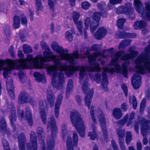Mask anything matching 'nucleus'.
I'll return each instance as SVG.
<instances>
[{"label": "nucleus", "mask_w": 150, "mask_h": 150, "mask_svg": "<svg viewBox=\"0 0 150 150\" xmlns=\"http://www.w3.org/2000/svg\"><path fill=\"white\" fill-rule=\"evenodd\" d=\"M94 107L93 106H92L90 110V114L93 122L96 124L97 123L96 119L95 116V112L94 110Z\"/></svg>", "instance_id": "56"}, {"label": "nucleus", "mask_w": 150, "mask_h": 150, "mask_svg": "<svg viewBox=\"0 0 150 150\" xmlns=\"http://www.w3.org/2000/svg\"><path fill=\"white\" fill-rule=\"evenodd\" d=\"M65 71V74L68 76L70 77L76 71H79L80 67L79 66H75L73 65H67Z\"/></svg>", "instance_id": "21"}, {"label": "nucleus", "mask_w": 150, "mask_h": 150, "mask_svg": "<svg viewBox=\"0 0 150 150\" xmlns=\"http://www.w3.org/2000/svg\"><path fill=\"white\" fill-rule=\"evenodd\" d=\"M70 117L73 125L75 127L79 136L84 138L85 136V127L79 113L76 111H72L71 113Z\"/></svg>", "instance_id": "3"}, {"label": "nucleus", "mask_w": 150, "mask_h": 150, "mask_svg": "<svg viewBox=\"0 0 150 150\" xmlns=\"http://www.w3.org/2000/svg\"><path fill=\"white\" fill-rule=\"evenodd\" d=\"M41 102H39V108L40 110L41 118L43 123L46 125L47 123V115L45 112V109L44 105V102L43 100L41 101L42 104H40Z\"/></svg>", "instance_id": "27"}, {"label": "nucleus", "mask_w": 150, "mask_h": 150, "mask_svg": "<svg viewBox=\"0 0 150 150\" xmlns=\"http://www.w3.org/2000/svg\"><path fill=\"white\" fill-rule=\"evenodd\" d=\"M122 0H109V2L110 4H108V7L109 9L112 8V6L111 5H115L122 3Z\"/></svg>", "instance_id": "48"}, {"label": "nucleus", "mask_w": 150, "mask_h": 150, "mask_svg": "<svg viewBox=\"0 0 150 150\" xmlns=\"http://www.w3.org/2000/svg\"><path fill=\"white\" fill-rule=\"evenodd\" d=\"M13 28L14 29H17L20 26V18L19 16L15 15L13 17Z\"/></svg>", "instance_id": "41"}, {"label": "nucleus", "mask_w": 150, "mask_h": 150, "mask_svg": "<svg viewBox=\"0 0 150 150\" xmlns=\"http://www.w3.org/2000/svg\"><path fill=\"white\" fill-rule=\"evenodd\" d=\"M129 118V115L127 114L125 115L122 119L118 121V124L122 126H124L127 122Z\"/></svg>", "instance_id": "52"}, {"label": "nucleus", "mask_w": 150, "mask_h": 150, "mask_svg": "<svg viewBox=\"0 0 150 150\" xmlns=\"http://www.w3.org/2000/svg\"><path fill=\"white\" fill-rule=\"evenodd\" d=\"M51 46L53 50L60 54L61 59L63 60H67L70 64H75V59H78L80 55L78 51L76 50L73 52L72 54L64 53L67 52L68 50L66 49L65 50L63 47L59 46L58 43L54 42L52 44Z\"/></svg>", "instance_id": "1"}, {"label": "nucleus", "mask_w": 150, "mask_h": 150, "mask_svg": "<svg viewBox=\"0 0 150 150\" xmlns=\"http://www.w3.org/2000/svg\"><path fill=\"white\" fill-rule=\"evenodd\" d=\"M33 76L35 79L39 82L42 81L44 79H45L44 75L38 72H35Z\"/></svg>", "instance_id": "44"}, {"label": "nucleus", "mask_w": 150, "mask_h": 150, "mask_svg": "<svg viewBox=\"0 0 150 150\" xmlns=\"http://www.w3.org/2000/svg\"><path fill=\"white\" fill-rule=\"evenodd\" d=\"M146 25V23L143 20L136 21L134 25V27L135 30L141 29L144 28Z\"/></svg>", "instance_id": "35"}, {"label": "nucleus", "mask_w": 150, "mask_h": 150, "mask_svg": "<svg viewBox=\"0 0 150 150\" xmlns=\"http://www.w3.org/2000/svg\"><path fill=\"white\" fill-rule=\"evenodd\" d=\"M62 98L63 96L61 93H60L58 96L55 103L54 113L56 118H58L59 116L60 107L62 103Z\"/></svg>", "instance_id": "23"}, {"label": "nucleus", "mask_w": 150, "mask_h": 150, "mask_svg": "<svg viewBox=\"0 0 150 150\" xmlns=\"http://www.w3.org/2000/svg\"><path fill=\"white\" fill-rule=\"evenodd\" d=\"M79 78L81 80H83L85 77L86 72L85 68L83 66H79Z\"/></svg>", "instance_id": "46"}, {"label": "nucleus", "mask_w": 150, "mask_h": 150, "mask_svg": "<svg viewBox=\"0 0 150 150\" xmlns=\"http://www.w3.org/2000/svg\"><path fill=\"white\" fill-rule=\"evenodd\" d=\"M7 72L4 71L3 75L4 77L6 79V86L8 92L12 100H14L15 98L14 93V87L13 83V80L11 76H8V74Z\"/></svg>", "instance_id": "8"}, {"label": "nucleus", "mask_w": 150, "mask_h": 150, "mask_svg": "<svg viewBox=\"0 0 150 150\" xmlns=\"http://www.w3.org/2000/svg\"><path fill=\"white\" fill-rule=\"evenodd\" d=\"M90 6V3L88 1H83L81 4V8L84 10H86L88 9Z\"/></svg>", "instance_id": "58"}, {"label": "nucleus", "mask_w": 150, "mask_h": 150, "mask_svg": "<svg viewBox=\"0 0 150 150\" xmlns=\"http://www.w3.org/2000/svg\"><path fill=\"white\" fill-rule=\"evenodd\" d=\"M37 133L38 135V137L40 138H42V134L43 132V128L40 127H38L37 128Z\"/></svg>", "instance_id": "64"}, {"label": "nucleus", "mask_w": 150, "mask_h": 150, "mask_svg": "<svg viewBox=\"0 0 150 150\" xmlns=\"http://www.w3.org/2000/svg\"><path fill=\"white\" fill-rule=\"evenodd\" d=\"M35 1H36L35 5L37 8V11L41 10L42 8L41 0H35Z\"/></svg>", "instance_id": "59"}, {"label": "nucleus", "mask_w": 150, "mask_h": 150, "mask_svg": "<svg viewBox=\"0 0 150 150\" xmlns=\"http://www.w3.org/2000/svg\"><path fill=\"white\" fill-rule=\"evenodd\" d=\"M2 143L4 150H10L9 144L6 139H2Z\"/></svg>", "instance_id": "57"}, {"label": "nucleus", "mask_w": 150, "mask_h": 150, "mask_svg": "<svg viewBox=\"0 0 150 150\" xmlns=\"http://www.w3.org/2000/svg\"><path fill=\"white\" fill-rule=\"evenodd\" d=\"M103 80L101 83L102 86L105 91H107L108 89L107 86V85L108 84V78L106 74L103 72L102 73Z\"/></svg>", "instance_id": "34"}, {"label": "nucleus", "mask_w": 150, "mask_h": 150, "mask_svg": "<svg viewBox=\"0 0 150 150\" xmlns=\"http://www.w3.org/2000/svg\"><path fill=\"white\" fill-rule=\"evenodd\" d=\"M100 52H97L93 53V55H90L88 57V62L90 66L86 67L88 71L91 72H99L100 68L99 63L96 62L97 57L102 55Z\"/></svg>", "instance_id": "6"}, {"label": "nucleus", "mask_w": 150, "mask_h": 150, "mask_svg": "<svg viewBox=\"0 0 150 150\" xmlns=\"http://www.w3.org/2000/svg\"><path fill=\"white\" fill-rule=\"evenodd\" d=\"M42 55L41 54L37 55L35 57V60L31 65L33 68L37 69H47L48 66L47 64L44 63L45 61L41 58Z\"/></svg>", "instance_id": "12"}, {"label": "nucleus", "mask_w": 150, "mask_h": 150, "mask_svg": "<svg viewBox=\"0 0 150 150\" xmlns=\"http://www.w3.org/2000/svg\"><path fill=\"white\" fill-rule=\"evenodd\" d=\"M118 38L120 39L127 38L128 33L124 31L120 32L118 34Z\"/></svg>", "instance_id": "60"}, {"label": "nucleus", "mask_w": 150, "mask_h": 150, "mask_svg": "<svg viewBox=\"0 0 150 150\" xmlns=\"http://www.w3.org/2000/svg\"><path fill=\"white\" fill-rule=\"evenodd\" d=\"M23 51L25 53L28 54L33 52L32 47L28 45L24 44L23 45Z\"/></svg>", "instance_id": "49"}, {"label": "nucleus", "mask_w": 150, "mask_h": 150, "mask_svg": "<svg viewBox=\"0 0 150 150\" xmlns=\"http://www.w3.org/2000/svg\"><path fill=\"white\" fill-rule=\"evenodd\" d=\"M119 59L117 58H112L110 63V65L111 66H114L115 69L117 73H120L121 71V68L117 63Z\"/></svg>", "instance_id": "33"}, {"label": "nucleus", "mask_w": 150, "mask_h": 150, "mask_svg": "<svg viewBox=\"0 0 150 150\" xmlns=\"http://www.w3.org/2000/svg\"><path fill=\"white\" fill-rule=\"evenodd\" d=\"M0 128L1 133L4 136L6 134L8 137H10V132L7 130L6 123L5 119L2 118L0 120Z\"/></svg>", "instance_id": "28"}, {"label": "nucleus", "mask_w": 150, "mask_h": 150, "mask_svg": "<svg viewBox=\"0 0 150 150\" xmlns=\"http://www.w3.org/2000/svg\"><path fill=\"white\" fill-rule=\"evenodd\" d=\"M145 53L144 55L145 56L146 59H148L149 60L150 59V56L149 54H150V45H149L147 46L144 49Z\"/></svg>", "instance_id": "51"}, {"label": "nucleus", "mask_w": 150, "mask_h": 150, "mask_svg": "<svg viewBox=\"0 0 150 150\" xmlns=\"http://www.w3.org/2000/svg\"><path fill=\"white\" fill-rule=\"evenodd\" d=\"M139 122L141 124V133L143 137V143L144 145H146L148 143L146 134L150 129L149 122L145 119H143L140 120Z\"/></svg>", "instance_id": "9"}, {"label": "nucleus", "mask_w": 150, "mask_h": 150, "mask_svg": "<svg viewBox=\"0 0 150 150\" xmlns=\"http://www.w3.org/2000/svg\"><path fill=\"white\" fill-rule=\"evenodd\" d=\"M8 67L5 68L4 70L9 74L11 73V71L15 69H19L21 68L18 66V65L16 64L14 60H12L9 62L8 64H7Z\"/></svg>", "instance_id": "30"}, {"label": "nucleus", "mask_w": 150, "mask_h": 150, "mask_svg": "<svg viewBox=\"0 0 150 150\" xmlns=\"http://www.w3.org/2000/svg\"><path fill=\"white\" fill-rule=\"evenodd\" d=\"M18 100L21 104L33 102V98L30 97V95L26 92L21 91L18 96Z\"/></svg>", "instance_id": "17"}, {"label": "nucleus", "mask_w": 150, "mask_h": 150, "mask_svg": "<svg viewBox=\"0 0 150 150\" xmlns=\"http://www.w3.org/2000/svg\"><path fill=\"white\" fill-rule=\"evenodd\" d=\"M126 21V19L125 18H121L118 19L117 22V27L119 29H122Z\"/></svg>", "instance_id": "45"}, {"label": "nucleus", "mask_w": 150, "mask_h": 150, "mask_svg": "<svg viewBox=\"0 0 150 150\" xmlns=\"http://www.w3.org/2000/svg\"><path fill=\"white\" fill-rule=\"evenodd\" d=\"M11 115L9 116V118L11 126L13 129H15L16 126L14 123L16 119L17 116L15 108H12L10 111Z\"/></svg>", "instance_id": "29"}, {"label": "nucleus", "mask_w": 150, "mask_h": 150, "mask_svg": "<svg viewBox=\"0 0 150 150\" xmlns=\"http://www.w3.org/2000/svg\"><path fill=\"white\" fill-rule=\"evenodd\" d=\"M3 31L6 36H9L11 34L10 27L8 24H5L3 27Z\"/></svg>", "instance_id": "47"}, {"label": "nucleus", "mask_w": 150, "mask_h": 150, "mask_svg": "<svg viewBox=\"0 0 150 150\" xmlns=\"http://www.w3.org/2000/svg\"><path fill=\"white\" fill-rule=\"evenodd\" d=\"M3 12L6 13L7 12V6L5 5V3L2 2L0 3V12Z\"/></svg>", "instance_id": "55"}, {"label": "nucleus", "mask_w": 150, "mask_h": 150, "mask_svg": "<svg viewBox=\"0 0 150 150\" xmlns=\"http://www.w3.org/2000/svg\"><path fill=\"white\" fill-rule=\"evenodd\" d=\"M65 37L69 42L72 41L73 40V36L71 33L68 31H66L65 33Z\"/></svg>", "instance_id": "61"}, {"label": "nucleus", "mask_w": 150, "mask_h": 150, "mask_svg": "<svg viewBox=\"0 0 150 150\" xmlns=\"http://www.w3.org/2000/svg\"><path fill=\"white\" fill-rule=\"evenodd\" d=\"M82 90L86 96L85 98V103L86 105L87 106L88 109L91 107V104L93 98V92L91 91H89L87 93L88 90V86L87 81H84L82 86Z\"/></svg>", "instance_id": "10"}, {"label": "nucleus", "mask_w": 150, "mask_h": 150, "mask_svg": "<svg viewBox=\"0 0 150 150\" xmlns=\"http://www.w3.org/2000/svg\"><path fill=\"white\" fill-rule=\"evenodd\" d=\"M122 73L123 76L127 78L128 70L126 62H124L122 64Z\"/></svg>", "instance_id": "42"}, {"label": "nucleus", "mask_w": 150, "mask_h": 150, "mask_svg": "<svg viewBox=\"0 0 150 150\" xmlns=\"http://www.w3.org/2000/svg\"><path fill=\"white\" fill-rule=\"evenodd\" d=\"M47 101L51 108L53 107L55 100V98L52 94H47Z\"/></svg>", "instance_id": "40"}, {"label": "nucleus", "mask_w": 150, "mask_h": 150, "mask_svg": "<svg viewBox=\"0 0 150 150\" xmlns=\"http://www.w3.org/2000/svg\"><path fill=\"white\" fill-rule=\"evenodd\" d=\"M18 139L19 150H25L26 139L25 134L23 133H20L18 137Z\"/></svg>", "instance_id": "22"}, {"label": "nucleus", "mask_w": 150, "mask_h": 150, "mask_svg": "<svg viewBox=\"0 0 150 150\" xmlns=\"http://www.w3.org/2000/svg\"><path fill=\"white\" fill-rule=\"evenodd\" d=\"M73 83L72 79H69V80L66 89V96H69L70 93L72 91L73 88Z\"/></svg>", "instance_id": "39"}, {"label": "nucleus", "mask_w": 150, "mask_h": 150, "mask_svg": "<svg viewBox=\"0 0 150 150\" xmlns=\"http://www.w3.org/2000/svg\"><path fill=\"white\" fill-rule=\"evenodd\" d=\"M26 120H27L28 125L30 126H33V122L31 111L27 109L25 111Z\"/></svg>", "instance_id": "37"}, {"label": "nucleus", "mask_w": 150, "mask_h": 150, "mask_svg": "<svg viewBox=\"0 0 150 150\" xmlns=\"http://www.w3.org/2000/svg\"><path fill=\"white\" fill-rule=\"evenodd\" d=\"M101 13L100 12H95L92 16L93 21L90 24L91 32L93 33L98 28L100 20Z\"/></svg>", "instance_id": "13"}, {"label": "nucleus", "mask_w": 150, "mask_h": 150, "mask_svg": "<svg viewBox=\"0 0 150 150\" xmlns=\"http://www.w3.org/2000/svg\"><path fill=\"white\" fill-rule=\"evenodd\" d=\"M131 42L130 40H125L122 41L119 44V47L124 48L126 47Z\"/></svg>", "instance_id": "53"}, {"label": "nucleus", "mask_w": 150, "mask_h": 150, "mask_svg": "<svg viewBox=\"0 0 150 150\" xmlns=\"http://www.w3.org/2000/svg\"><path fill=\"white\" fill-rule=\"evenodd\" d=\"M131 53H126L122 56L120 59L122 61H125L134 58L138 55L139 52L137 51H133Z\"/></svg>", "instance_id": "31"}, {"label": "nucleus", "mask_w": 150, "mask_h": 150, "mask_svg": "<svg viewBox=\"0 0 150 150\" xmlns=\"http://www.w3.org/2000/svg\"><path fill=\"white\" fill-rule=\"evenodd\" d=\"M134 5L136 11L141 15L142 19L150 21V2L145 3V9L142 8V3L140 0H134Z\"/></svg>", "instance_id": "4"}, {"label": "nucleus", "mask_w": 150, "mask_h": 150, "mask_svg": "<svg viewBox=\"0 0 150 150\" xmlns=\"http://www.w3.org/2000/svg\"><path fill=\"white\" fill-rule=\"evenodd\" d=\"M135 113L133 112H132L130 114L128 121L127 123V126L129 127L132 124V120L135 118Z\"/></svg>", "instance_id": "54"}, {"label": "nucleus", "mask_w": 150, "mask_h": 150, "mask_svg": "<svg viewBox=\"0 0 150 150\" xmlns=\"http://www.w3.org/2000/svg\"><path fill=\"white\" fill-rule=\"evenodd\" d=\"M142 77L138 74H134L132 77L131 81L132 85L134 89H137L140 87Z\"/></svg>", "instance_id": "20"}, {"label": "nucleus", "mask_w": 150, "mask_h": 150, "mask_svg": "<svg viewBox=\"0 0 150 150\" xmlns=\"http://www.w3.org/2000/svg\"><path fill=\"white\" fill-rule=\"evenodd\" d=\"M18 56L19 58V59H16L15 61L16 63V64L18 65V66L21 68L22 64L23 61V59H24L23 58L24 55L23 54L22 51L21 50H19L18 52Z\"/></svg>", "instance_id": "38"}, {"label": "nucleus", "mask_w": 150, "mask_h": 150, "mask_svg": "<svg viewBox=\"0 0 150 150\" xmlns=\"http://www.w3.org/2000/svg\"><path fill=\"white\" fill-rule=\"evenodd\" d=\"M107 30L103 27H100L95 33L94 36L96 39L100 40L106 35Z\"/></svg>", "instance_id": "26"}, {"label": "nucleus", "mask_w": 150, "mask_h": 150, "mask_svg": "<svg viewBox=\"0 0 150 150\" xmlns=\"http://www.w3.org/2000/svg\"><path fill=\"white\" fill-rule=\"evenodd\" d=\"M30 142L28 143L26 146L28 150H37V139L35 132H31L30 134Z\"/></svg>", "instance_id": "15"}, {"label": "nucleus", "mask_w": 150, "mask_h": 150, "mask_svg": "<svg viewBox=\"0 0 150 150\" xmlns=\"http://www.w3.org/2000/svg\"><path fill=\"white\" fill-rule=\"evenodd\" d=\"M23 60V61L21 68L23 69H30V66L28 64V62L32 65L35 60V57L33 58L32 54H28L27 55L26 59H24Z\"/></svg>", "instance_id": "18"}, {"label": "nucleus", "mask_w": 150, "mask_h": 150, "mask_svg": "<svg viewBox=\"0 0 150 150\" xmlns=\"http://www.w3.org/2000/svg\"><path fill=\"white\" fill-rule=\"evenodd\" d=\"M116 12L118 14L127 15L131 20L134 19L135 17V15L132 10V4L129 2L118 6L116 9Z\"/></svg>", "instance_id": "7"}, {"label": "nucleus", "mask_w": 150, "mask_h": 150, "mask_svg": "<svg viewBox=\"0 0 150 150\" xmlns=\"http://www.w3.org/2000/svg\"><path fill=\"white\" fill-rule=\"evenodd\" d=\"M73 141L70 136L67 137L66 140L67 147V150H74V146H76L78 142V136L75 131L73 132Z\"/></svg>", "instance_id": "11"}, {"label": "nucleus", "mask_w": 150, "mask_h": 150, "mask_svg": "<svg viewBox=\"0 0 150 150\" xmlns=\"http://www.w3.org/2000/svg\"><path fill=\"white\" fill-rule=\"evenodd\" d=\"M58 79V83L56 82L55 80L52 79V85L54 88H56L57 90L62 88L64 82V78H59Z\"/></svg>", "instance_id": "32"}, {"label": "nucleus", "mask_w": 150, "mask_h": 150, "mask_svg": "<svg viewBox=\"0 0 150 150\" xmlns=\"http://www.w3.org/2000/svg\"><path fill=\"white\" fill-rule=\"evenodd\" d=\"M92 129V132H89L88 136L90 137L91 139L94 140L95 139L97 136V134L96 132V127L95 126H93Z\"/></svg>", "instance_id": "43"}, {"label": "nucleus", "mask_w": 150, "mask_h": 150, "mask_svg": "<svg viewBox=\"0 0 150 150\" xmlns=\"http://www.w3.org/2000/svg\"><path fill=\"white\" fill-rule=\"evenodd\" d=\"M132 135L130 132H128L126 134L125 141L127 145H129L132 139Z\"/></svg>", "instance_id": "50"}, {"label": "nucleus", "mask_w": 150, "mask_h": 150, "mask_svg": "<svg viewBox=\"0 0 150 150\" xmlns=\"http://www.w3.org/2000/svg\"><path fill=\"white\" fill-rule=\"evenodd\" d=\"M52 61H53L54 65L48 66L47 69V72L50 76H52L53 78H55L57 77V67L60 65L61 63L59 59H56V58L52 59Z\"/></svg>", "instance_id": "14"}, {"label": "nucleus", "mask_w": 150, "mask_h": 150, "mask_svg": "<svg viewBox=\"0 0 150 150\" xmlns=\"http://www.w3.org/2000/svg\"><path fill=\"white\" fill-rule=\"evenodd\" d=\"M43 54L44 57L42 56L41 58L45 61V62H50L52 59H55L56 58L55 55L52 54L50 49H49L47 51H44Z\"/></svg>", "instance_id": "24"}, {"label": "nucleus", "mask_w": 150, "mask_h": 150, "mask_svg": "<svg viewBox=\"0 0 150 150\" xmlns=\"http://www.w3.org/2000/svg\"><path fill=\"white\" fill-rule=\"evenodd\" d=\"M117 133L118 136L119 145L121 150H126L123 139L125 135L124 132L122 130H119L117 131Z\"/></svg>", "instance_id": "25"}, {"label": "nucleus", "mask_w": 150, "mask_h": 150, "mask_svg": "<svg viewBox=\"0 0 150 150\" xmlns=\"http://www.w3.org/2000/svg\"><path fill=\"white\" fill-rule=\"evenodd\" d=\"M112 114L113 117L117 120L120 119L122 116V110L119 108H114L113 110Z\"/></svg>", "instance_id": "36"}, {"label": "nucleus", "mask_w": 150, "mask_h": 150, "mask_svg": "<svg viewBox=\"0 0 150 150\" xmlns=\"http://www.w3.org/2000/svg\"><path fill=\"white\" fill-rule=\"evenodd\" d=\"M99 121L102 131L104 138L107 139L108 138V134L106 125V122L105 117L104 115L101 113L98 117Z\"/></svg>", "instance_id": "16"}, {"label": "nucleus", "mask_w": 150, "mask_h": 150, "mask_svg": "<svg viewBox=\"0 0 150 150\" xmlns=\"http://www.w3.org/2000/svg\"><path fill=\"white\" fill-rule=\"evenodd\" d=\"M104 72H108L110 73L111 74H113L114 72H116V71H115V69L114 68H108V67H104L103 69Z\"/></svg>", "instance_id": "63"}, {"label": "nucleus", "mask_w": 150, "mask_h": 150, "mask_svg": "<svg viewBox=\"0 0 150 150\" xmlns=\"http://www.w3.org/2000/svg\"><path fill=\"white\" fill-rule=\"evenodd\" d=\"M51 129V136L52 139H50L47 142V150H53L55 145V137L56 136L57 133V128L56 126V122L54 116H51L50 122L47 123V129L48 130ZM42 150H46L45 143L43 142L42 144Z\"/></svg>", "instance_id": "2"}, {"label": "nucleus", "mask_w": 150, "mask_h": 150, "mask_svg": "<svg viewBox=\"0 0 150 150\" xmlns=\"http://www.w3.org/2000/svg\"><path fill=\"white\" fill-rule=\"evenodd\" d=\"M12 60L7 59L6 60H0V68L2 67L5 64H8Z\"/></svg>", "instance_id": "62"}, {"label": "nucleus", "mask_w": 150, "mask_h": 150, "mask_svg": "<svg viewBox=\"0 0 150 150\" xmlns=\"http://www.w3.org/2000/svg\"><path fill=\"white\" fill-rule=\"evenodd\" d=\"M80 15L79 13L76 11L73 12L72 18L74 21L76 25L77 28L80 34H83L82 24L81 21L78 20L80 17Z\"/></svg>", "instance_id": "19"}, {"label": "nucleus", "mask_w": 150, "mask_h": 150, "mask_svg": "<svg viewBox=\"0 0 150 150\" xmlns=\"http://www.w3.org/2000/svg\"><path fill=\"white\" fill-rule=\"evenodd\" d=\"M146 58L143 55L134 60V63L136 64L135 68L138 73L144 74L145 69L150 73V61L149 60Z\"/></svg>", "instance_id": "5"}]
</instances>
